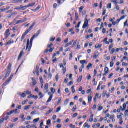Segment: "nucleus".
<instances>
[{
  "label": "nucleus",
  "mask_w": 128,
  "mask_h": 128,
  "mask_svg": "<svg viewBox=\"0 0 128 128\" xmlns=\"http://www.w3.org/2000/svg\"><path fill=\"white\" fill-rule=\"evenodd\" d=\"M38 35L36 34H34L32 37V38L30 40H30H28L27 42L26 50H28V52H30V50L32 48V42H34V40L37 38Z\"/></svg>",
  "instance_id": "1"
},
{
  "label": "nucleus",
  "mask_w": 128,
  "mask_h": 128,
  "mask_svg": "<svg viewBox=\"0 0 128 128\" xmlns=\"http://www.w3.org/2000/svg\"><path fill=\"white\" fill-rule=\"evenodd\" d=\"M34 26H36V23L35 22L32 23V26H30V28L26 31V32L23 34L21 38V42H22V40H24V38H26V34H28V32H30L34 28Z\"/></svg>",
  "instance_id": "2"
},
{
  "label": "nucleus",
  "mask_w": 128,
  "mask_h": 128,
  "mask_svg": "<svg viewBox=\"0 0 128 128\" xmlns=\"http://www.w3.org/2000/svg\"><path fill=\"white\" fill-rule=\"evenodd\" d=\"M12 78H14V74H12L8 80L6 81L3 84V85L2 86V88H4V86H6L10 84V82H11L12 80Z\"/></svg>",
  "instance_id": "3"
},
{
  "label": "nucleus",
  "mask_w": 128,
  "mask_h": 128,
  "mask_svg": "<svg viewBox=\"0 0 128 128\" xmlns=\"http://www.w3.org/2000/svg\"><path fill=\"white\" fill-rule=\"evenodd\" d=\"M88 26V18H86L82 28H86Z\"/></svg>",
  "instance_id": "4"
},
{
  "label": "nucleus",
  "mask_w": 128,
  "mask_h": 128,
  "mask_svg": "<svg viewBox=\"0 0 128 128\" xmlns=\"http://www.w3.org/2000/svg\"><path fill=\"white\" fill-rule=\"evenodd\" d=\"M26 20H28L27 18L22 19L21 20L16 21V24H22L24 22H26Z\"/></svg>",
  "instance_id": "5"
},
{
  "label": "nucleus",
  "mask_w": 128,
  "mask_h": 128,
  "mask_svg": "<svg viewBox=\"0 0 128 128\" xmlns=\"http://www.w3.org/2000/svg\"><path fill=\"white\" fill-rule=\"evenodd\" d=\"M40 66H36V72L34 71L33 74H36V73L37 76H40Z\"/></svg>",
  "instance_id": "6"
},
{
  "label": "nucleus",
  "mask_w": 128,
  "mask_h": 128,
  "mask_svg": "<svg viewBox=\"0 0 128 128\" xmlns=\"http://www.w3.org/2000/svg\"><path fill=\"white\" fill-rule=\"evenodd\" d=\"M10 30H6V33H5V34H4L6 40H7L8 38V36H10Z\"/></svg>",
  "instance_id": "7"
},
{
  "label": "nucleus",
  "mask_w": 128,
  "mask_h": 128,
  "mask_svg": "<svg viewBox=\"0 0 128 128\" xmlns=\"http://www.w3.org/2000/svg\"><path fill=\"white\" fill-rule=\"evenodd\" d=\"M24 50L21 51L18 58V60H20V58H22V56H24Z\"/></svg>",
  "instance_id": "8"
},
{
  "label": "nucleus",
  "mask_w": 128,
  "mask_h": 128,
  "mask_svg": "<svg viewBox=\"0 0 128 128\" xmlns=\"http://www.w3.org/2000/svg\"><path fill=\"white\" fill-rule=\"evenodd\" d=\"M98 56H100V54L98 53V52H96L94 56V60H96V58H98Z\"/></svg>",
  "instance_id": "9"
},
{
  "label": "nucleus",
  "mask_w": 128,
  "mask_h": 128,
  "mask_svg": "<svg viewBox=\"0 0 128 128\" xmlns=\"http://www.w3.org/2000/svg\"><path fill=\"white\" fill-rule=\"evenodd\" d=\"M14 42L12 40H10L7 43H6V46H10V44H14Z\"/></svg>",
  "instance_id": "10"
},
{
  "label": "nucleus",
  "mask_w": 128,
  "mask_h": 128,
  "mask_svg": "<svg viewBox=\"0 0 128 128\" xmlns=\"http://www.w3.org/2000/svg\"><path fill=\"white\" fill-rule=\"evenodd\" d=\"M36 84H37L36 80H34L32 82H31L30 84L32 86H36Z\"/></svg>",
  "instance_id": "11"
},
{
  "label": "nucleus",
  "mask_w": 128,
  "mask_h": 128,
  "mask_svg": "<svg viewBox=\"0 0 128 128\" xmlns=\"http://www.w3.org/2000/svg\"><path fill=\"white\" fill-rule=\"evenodd\" d=\"M123 108H122V106L120 107V108L122 110L124 111V110H126V104H123Z\"/></svg>",
  "instance_id": "12"
},
{
  "label": "nucleus",
  "mask_w": 128,
  "mask_h": 128,
  "mask_svg": "<svg viewBox=\"0 0 128 128\" xmlns=\"http://www.w3.org/2000/svg\"><path fill=\"white\" fill-rule=\"evenodd\" d=\"M20 8H21V10H26V8H28V6H20Z\"/></svg>",
  "instance_id": "13"
},
{
  "label": "nucleus",
  "mask_w": 128,
  "mask_h": 128,
  "mask_svg": "<svg viewBox=\"0 0 128 128\" xmlns=\"http://www.w3.org/2000/svg\"><path fill=\"white\" fill-rule=\"evenodd\" d=\"M31 107H32V106H30V105L25 106L24 107V110H30V108Z\"/></svg>",
  "instance_id": "14"
},
{
  "label": "nucleus",
  "mask_w": 128,
  "mask_h": 128,
  "mask_svg": "<svg viewBox=\"0 0 128 128\" xmlns=\"http://www.w3.org/2000/svg\"><path fill=\"white\" fill-rule=\"evenodd\" d=\"M10 72H12V71L8 70V73L6 74L4 78H8V76H10Z\"/></svg>",
  "instance_id": "15"
},
{
  "label": "nucleus",
  "mask_w": 128,
  "mask_h": 128,
  "mask_svg": "<svg viewBox=\"0 0 128 128\" xmlns=\"http://www.w3.org/2000/svg\"><path fill=\"white\" fill-rule=\"evenodd\" d=\"M118 0H112L111 2H113V4H114L116 6L118 4Z\"/></svg>",
  "instance_id": "16"
},
{
  "label": "nucleus",
  "mask_w": 128,
  "mask_h": 128,
  "mask_svg": "<svg viewBox=\"0 0 128 128\" xmlns=\"http://www.w3.org/2000/svg\"><path fill=\"white\" fill-rule=\"evenodd\" d=\"M68 102H70V99H66L64 103V106H68Z\"/></svg>",
  "instance_id": "17"
},
{
  "label": "nucleus",
  "mask_w": 128,
  "mask_h": 128,
  "mask_svg": "<svg viewBox=\"0 0 128 128\" xmlns=\"http://www.w3.org/2000/svg\"><path fill=\"white\" fill-rule=\"evenodd\" d=\"M36 6V3L30 4L27 6L28 8H30V6Z\"/></svg>",
  "instance_id": "18"
},
{
  "label": "nucleus",
  "mask_w": 128,
  "mask_h": 128,
  "mask_svg": "<svg viewBox=\"0 0 128 128\" xmlns=\"http://www.w3.org/2000/svg\"><path fill=\"white\" fill-rule=\"evenodd\" d=\"M10 6H8L6 8L2 9V12H6V10H10Z\"/></svg>",
  "instance_id": "19"
},
{
  "label": "nucleus",
  "mask_w": 128,
  "mask_h": 128,
  "mask_svg": "<svg viewBox=\"0 0 128 128\" xmlns=\"http://www.w3.org/2000/svg\"><path fill=\"white\" fill-rule=\"evenodd\" d=\"M52 96H50L48 100L46 102L47 103L50 102H52Z\"/></svg>",
  "instance_id": "20"
},
{
  "label": "nucleus",
  "mask_w": 128,
  "mask_h": 128,
  "mask_svg": "<svg viewBox=\"0 0 128 128\" xmlns=\"http://www.w3.org/2000/svg\"><path fill=\"white\" fill-rule=\"evenodd\" d=\"M102 44H98L96 45L95 48H102Z\"/></svg>",
  "instance_id": "21"
},
{
  "label": "nucleus",
  "mask_w": 128,
  "mask_h": 128,
  "mask_svg": "<svg viewBox=\"0 0 128 128\" xmlns=\"http://www.w3.org/2000/svg\"><path fill=\"white\" fill-rule=\"evenodd\" d=\"M82 80V76H80L78 78L77 82H80Z\"/></svg>",
  "instance_id": "22"
},
{
  "label": "nucleus",
  "mask_w": 128,
  "mask_h": 128,
  "mask_svg": "<svg viewBox=\"0 0 128 128\" xmlns=\"http://www.w3.org/2000/svg\"><path fill=\"white\" fill-rule=\"evenodd\" d=\"M40 118H38L36 119H34L33 122L34 124H36V122H40Z\"/></svg>",
  "instance_id": "23"
},
{
  "label": "nucleus",
  "mask_w": 128,
  "mask_h": 128,
  "mask_svg": "<svg viewBox=\"0 0 128 128\" xmlns=\"http://www.w3.org/2000/svg\"><path fill=\"white\" fill-rule=\"evenodd\" d=\"M77 42H78V40H76V41L74 42L73 45H72V48H76V46Z\"/></svg>",
  "instance_id": "24"
},
{
  "label": "nucleus",
  "mask_w": 128,
  "mask_h": 128,
  "mask_svg": "<svg viewBox=\"0 0 128 128\" xmlns=\"http://www.w3.org/2000/svg\"><path fill=\"white\" fill-rule=\"evenodd\" d=\"M90 68H92V64H89L87 66V70H90Z\"/></svg>",
  "instance_id": "25"
},
{
  "label": "nucleus",
  "mask_w": 128,
  "mask_h": 128,
  "mask_svg": "<svg viewBox=\"0 0 128 128\" xmlns=\"http://www.w3.org/2000/svg\"><path fill=\"white\" fill-rule=\"evenodd\" d=\"M40 8V6H38L35 10H32V12H36V10H38Z\"/></svg>",
  "instance_id": "26"
},
{
  "label": "nucleus",
  "mask_w": 128,
  "mask_h": 128,
  "mask_svg": "<svg viewBox=\"0 0 128 128\" xmlns=\"http://www.w3.org/2000/svg\"><path fill=\"white\" fill-rule=\"evenodd\" d=\"M104 42H105V44H110V42H108V38H106L104 40Z\"/></svg>",
  "instance_id": "27"
},
{
  "label": "nucleus",
  "mask_w": 128,
  "mask_h": 128,
  "mask_svg": "<svg viewBox=\"0 0 128 128\" xmlns=\"http://www.w3.org/2000/svg\"><path fill=\"white\" fill-rule=\"evenodd\" d=\"M22 0H13V2L14 4H18V2H20Z\"/></svg>",
  "instance_id": "28"
},
{
  "label": "nucleus",
  "mask_w": 128,
  "mask_h": 128,
  "mask_svg": "<svg viewBox=\"0 0 128 128\" xmlns=\"http://www.w3.org/2000/svg\"><path fill=\"white\" fill-rule=\"evenodd\" d=\"M10 70H12V64H9L8 66V71L10 72Z\"/></svg>",
  "instance_id": "29"
},
{
  "label": "nucleus",
  "mask_w": 128,
  "mask_h": 128,
  "mask_svg": "<svg viewBox=\"0 0 128 128\" xmlns=\"http://www.w3.org/2000/svg\"><path fill=\"white\" fill-rule=\"evenodd\" d=\"M75 16H76V20H78V14L77 12H76L75 13Z\"/></svg>",
  "instance_id": "30"
},
{
  "label": "nucleus",
  "mask_w": 128,
  "mask_h": 128,
  "mask_svg": "<svg viewBox=\"0 0 128 128\" xmlns=\"http://www.w3.org/2000/svg\"><path fill=\"white\" fill-rule=\"evenodd\" d=\"M50 91H51V92H52V94H54V92H56V89H54V88H50Z\"/></svg>",
  "instance_id": "31"
},
{
  "label": "nucleus",
  "mask_w": 128,
  "mask_h": 128,
  "mask_svg": "<svg viewBox=\"0 0 128 128\" xmlns=\"http://www.w3.org/2000/svg\"><path fill=\"white\" fill-rule=\"evenodd\" d=\"M72 112H76V106H74L72 110Z\"/></svg>",
  "instance_id": "32"
},
{
  "label": "nucleus",
  "mask_w": 128,
  "mask_h": 128,
  "mask_svg": "<svg viewBox=\"0 0 128 128\" xmlns=\"http://www.w3.org/2000/svg\"><path fill=\"white\" fill-rule=\"evenodd\" d=\"M62 110V107L59 106L57 110L56 111V112H60V110Z\"/></svg>",
  "instance_id": "33"
},
{
  "label": "nucleus",
  "mask_w": 128,
  "mask_h": 128,
  "mask_svg": "<svg viewBox=\"0 0 128 128\" xmlns=\"http://www.w3.org/2000/svg\"><path fill=\"white\" fill-rule=\"evenodd\" d=\"M71 90H72V94H74V92H76V89H74V86H72Z\"/></svg>",
  "instance_id": "34"
},
{
  "label": "nucleus",
  "mask_w": 128,
  "mask_h": 128,
  "mask_svg": "<svg viewBox=\"0 0 128 128\" xmlns=\"http://www.w3.org/2000/svg\"><path fill=\"white\" fill-rule=\"evenodd\" d=\"M39 96H40V98L42 99L44 98V95L42 94V92H40L39 94Z\"/></svg>",
  "instance_id": "35"
},
{
  "label": "nucleus",
  "mask_w": 128,
  "mask_h": 128,
  "mask_svg": "<svg viewBox=\"0 0 128 128\" xmlns=\"http://www.w3.org/2000/svg\"><path fill=\"white\" fill-rule=\"evenodd\" d=\"M108 70H109L108 68V67L105 68H104V72H106V74H108Z\"/></svg>",
  "instance_id": "36"
},
{
  "label": "nucleus",
  "mask_w": 128,
  "mask_h": 128,
  "mask_svg": "<svg viewBox=\"0 0 128 128\" xmlns=\"http://www.w3.org/2000/svg\"><path fill=\"white\" fill-rule=\"evenodd\" d=\"M107 8H108L109 10H110V8H112V4H108L107 6Z\"/></svg>",
  "instance_id": "37"
},
{
  "label": "nucleus",
  "mask_w": 128,
  "mask_h": 128,
  "mask_svg": "<svg viewBox=\"0 0 128 128\" xmlns=\"http://www.w3.org/2000/svg\"><path fill=\"white\" fill-rule=\"evenodd\" d=\"M117 118H118V120H122V117L120 116V115L117 116Z\"/></svg>",
  "instance_id": "38"
},
{
  "label": "nucleus",
  "mask_w": 128,
  "mask_h": 128,
  "mask_svg": "<svg viewBox=\"0 0 128 128\" xmlns=\"http://www.w3.org/2000/svg\"><path fill=\"white\" fill-rule=\"evenodd\" d=\"M48 84H46L45 85L44 90H48Z\"/></svg>",
  "instance_id": "39"
},
{
  "label": "nucleus",
  "mask_w": 128,
  "mask_h": 128,
  "mask_svg": "<svg viewBox=\"0 0 128 128\" xmlns=\"http://www.w3.org/2000/svg\"><path fill=\"white\" fill-rule=\"evenodd\" d=\"M54 46V44H52V43L51 44H48V48H51L52 46Z\"/></svg>",
  "instance_id": "40"
},
{
  "label": "nucleus",
  "mask_w": 128,
  "mask_h": 128,
  "mask_svg": "<svg viewBox=\"0 0 128 128\" xmlns=\"http://www.w3.org/2000/svg\"><path fill=\"white\" fill-rule=\"evenodd\" d=\"M115 52H116V49L114 48H112V52H110V54H114Z\"/></svg>",
  "instance_id": "41"
},
{
  "label": "nucleus",
  "mask_w": 128,
  "mask_h": 128,
  "mask_svg": "<svg viewBox=\"0 0 128 128\" xmlns=\"http://www.w3.org/2000/svg\"><path fill=\"white\" fill-rule=\"evenodd\" d=\"M114 61L110 62V66L111 68H114Z\"/></svg>",
  "instance_id": "42"
},
{
  "label": "nucleus",
  "mask_w": 128,
  "mask_h": 128,
  "mask_svg": "<svg viewBox=\"0 0 128 128\" xmlns=\"http://www.w3.org/2000/svg\"><path fill=\"white\" fill-rule=\"evenodd\" d=\"M88 102H92V96H88Z\"/></svg>",
  "instance_id": "43"
},
{
  "label": "nucleus",
  "mask_w": 128,
  "mask_h": 128,
  "mask_svg": "<svg viewBox=\"0 0 128 128\" xmlns=\"http://www.w3.org/2000/svg\"><path fill=\"white\" fill-rule=\"evenodd\" d=\"M124 114L126 118V116H128V110H126V112H124Z\"/></svg>",
  "instance_id": "44"
},
{
  "label": "nucleus",
  "mask_w": 128,
  "mask_h": 128,
  "mask_svg": "<svg viewBox=\"0 0 128 128\" xmlns=\"http://www.w3.org/2000/svg\"><path fill=\"white\" fill-rule=\"evenodd\" d=\"M52 110H54V109H50V110H49V112H48L46 113V114H50V112H52Z\"/></svg>",
  "instance_id": "45"
},
{
  "label": "nucleus",
  "mask_w": 128,
  "mask_h": 128,
  "mask_svg": "<svg viewBox=\"0 0 128 128\" xmlns=\"http://www.w3.org/2000/svg\"><path fill=\"white\" fill-rule=\"evenodd\" d=\"M86 60H83L80 61V64H86Z\"/></svg>",
  "instance_id": "46"
},
{
  "label": "nucleus",
  "mask_w": 128,
  "mask_h": 128,
  "mask_svg": "<svg viewBox=\"0 0 128 128\" xmlns=\"http://www.w3.org/2000/svg\"><path fill=\"white\" fill-rule=\"evenodd\" d=\"M61 102H62V98H60L58 99V101L57 103V106H58L60 104Z\"/></svg>",
  "instance_id": "47"
},
{
  "label": "nucleus",
  "mask_w": 128,
  "mask_h": 128,
  "mask_svg": "<svg viewBox=\"0 0 128 128\" xmlns=\"http://www.w3.org/2000/svg\"><path fill=\"white\" fill-rule=\"evenodd\" d=\"M106 92H107L106 90H104V92H103V94H102V96L104 98V96H106Z\"/></svg>",
  "instance_id": "48"
},
{
  "label": "nucleus",
  "mask_w": 128,
  "mask_h": 128,
  "mask_svg": "<svg viewBox=\"0 0 128 128\" xmlns=\"http://www.w3.org/2000/svg\"><path fill=\"white\" fill-rule=\"evenodd\" d=\"M84 6H82L80 8V12H82V10H84Z\"/></svg>",
  "instance_id": "49"
},
{
  "label": "nucleus",
  "mask_w": 128,
  "mask_h": 128,
  "mask_svg": "<svg viewBox=\"0 0 128 128\" xmlns=\"http://www.w3.org/2000/svg\"><path fill=\"white\" fill-rule=\"evenodd\" d=\"M28 102V100H24V102H22V104L23 106H24V104H26V102Z\"/></svg>",
  "instance_id": "50"
},
{
  "label": "nucleus",
  "mask_w": 128,
  "mask_h": 128,
  "mask_svg": "<svg viewBox=\"0 0 128 128\" xmlns=\"http://www.w3.org/2000/svg\"><path fill=\"white\" fill-rule=\"evenodd\" d=\"M128 26V20L126 21V22L124 23V27L126 28V26Z\"/></svg>",
  "instance_id": "51"
},
{
  "label": "nucleus",
  "mask_w": 128,
  "mask_h": 128,
  "mask_svg": "<svg viewBox=\"0 0 128 128\" xmlns=\"http://www.w3.org/2000/svg\"><path fill=\"white\" fill-rule=\"evenodd\" d=\"M51 122H52V121L50 120H48L47 121V124H48V126H50V124Z\"/></svg>",
  "instance_id": "52"
},
{
  "label": "nucleus",
  "mask_w": 128,
  "mask_h": 128,
  "mask_svg": "<svg viewBox=\"0 0 128 128\" xmlns=\"http://www.w3.org/2000/svg\"><path fill=\"white\" fill-rule=\"evenodd\" d=\"M77 46L78 47L76 48V50H80V42L78 43Z\"/></svg>",
  "instance_id": "53"
},
{
  "label": "nucleus",
  "mask_w": 128,
  "mask_h": 128,
  "mask_svg": "<svg viewBox=\"0 0 128 128\" xmlns=\"http://www.w3.org/2000/svg\"><path fill=\"white\" fill-rule=\"evenodd\" d=\"M72 53H71L70 54V58H69L70 60H72Z\"/></svg>",
  "instance_id": "54"
},
{
  "label": "nucleus",
  "mask_w": 128,
  "mask_h": 128,
  "mask_svg": "<svg viewBox=\"0 0 128 128\" xmlns=\"http://www.w3.org/2000/svg\"><path fill=\"white\" fill-rule=\"evenodd\" d=\"M25 93L26 94H32V92L28 90H27L25 92Z\"/></svg>",
  "instance_id": "55"
},
{
  "label": "nucleus",
  "mask_w": 128,
  "mask_h": 128,
  "mask_svg": "<svg viewBox=\"0 0 128 128\" xmlns=\"http://www.w3.org/2000/svg\"><path fill=\"white\" fill-rule=\"evenodd\" d=\"M40 32H42V30H38L36 34L38 36Z\"/></svg>",
  "instance_id": "56"
},
{
  "label": "nucleus",
  "mask_w": 128,
  "mask_h": 128,
  "mask_svg": "<svg viewBox=\"0 0 128 128\" xmlns=\"http://www.w3.org/2000/svg\"><path fill=\"white\" fill-rule=\"evenodd\" d=\"M18 120V118H16L14 119L12 121L13 122H16Z\"/></svg>",
  "instance_id": "57"
},
{
  "label": "nucleus",
  "mask_w": 128,
  "mask_h": 128,
  "mask_svg": "<svg viewBox=\"0 0 128 128\" xmlns=\"http://www.w3.org/2000/svg\"><path fill=\"white\" fill-rule=\"evenodd\" d=\"M80 26V22L78 24V26H75V28H79Z\"/></svg>",
  "instance_id": "58"
},
{
  "label": "nucleus",
  "mask_w": 128,
  "mask_h": 128,
  "mask_svg": "<svg viewBox=\"0 0 128 128\" xmlns=\"http://www.w3.org/2000/svg\"><path fill=\"white\" fill-rule=\"evenodd\" d=\"M78 116V113H75L73 115V118H76V116Z\"/></svg>",
  "instance_id": "59"
},
{
  "label": "nucleus",
  "mask_w": 128,
  "mask_h": 128,
  "mask_svg": "<svg viewBox=\"0 0 128 128\" xmlns=\"http://www.w3.org/2000/svg\"><path fill=\"white\" fill-rule=\"evenodd\" d=\"M40 80L42 84H44V80L42 79V78H40Z\"/></svg>",
  "instance_id": "60"
},
{
  "label": "nucleus",
  "mask_w": 128,
  "mask_h": 128,
  "mask_svg": "<svg viewBox=\"0 0 128 128\" xmlns=\"http://www.w3.org/2000/svg\"><path fill=\"white\" fill-rule=\"evenodd\" d=\"M114 76V73H111L108 76V78H110L112 76Z\"/></svg>",
  "instance_id": "61"
},
{
  "label": "nucleus",
  "mask_w": 128,
  "mask_h": 128,
  "mask_svg": "<svg viewBox=\"0 0 128 128\" xmlns=\"http://www.w3.org/2000/svg\"><path fill=\"white\" fill-rule=\"evenodd\" d=\"M72 84H74V82L72 81L68 83V86H72Z\"/></svg>",
  "instance_id": "62"
},
{
  "label": "nucleus",
  "mask_w": 128,
  "mask_h": 128,
  "mask_svg": "<svg viewBox=\"0 0 128 128\" xmlns=\"http://www.w3.org/2000/svg\"><path fill=\"white\" fill-rule=\"evenodd\" d=\"M70 128H76V126H72V124H70Z\"/></svg>",
  "instance_id": "63"
},
{
  "label": "nucleus",
  "mask_w": 128,
  "mask_h": 128,
  "mask_svg": "<svg viewBox=\"0 0 128 128\" xmlns=\"http://www.w3.org/2000/svg\"><path fill=\"white\" fill-rule=\"evenodd\" d=\"M26 94H24V93L22 94V95H21V96L22 97V98H26Z\"/></svg>",
  "instance_id": "64"
}]
</instances>
